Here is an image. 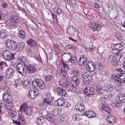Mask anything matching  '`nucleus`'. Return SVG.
<instances>
[{
	"mask_svg": "<svg viewBox=\"0 0 125 125\" xmlns=\"http://www.w3.org/2000/svg\"><path fill=\"white\" fill-rule=\"evenodd\" d=\"M62 88L60 87H57L55 89V91L57 93V94L58 95H61V91Z\"/></svg>",
	"mask_w": 125,
	"mask_h": 125,
	"instance_id": "864d4df0",
	"label": "nucleus"
},
{
	"mask_svg": "<svg viewBox=\"0 0 125 125\" xmlns=\"http://www.w3.org/2000/svg\"><path fill=\"white\" fill-rule=\"evenodd\" d=\"M5 44L9 49L11 50L16 49V42L14 40L7 39L5 41Z\"/></svg>",
	"mask_w": 125,
	"mask_h": 125,
	"instance_id": "39448f33",
	"label": "nucleus"
},
{
	"mask_svg": "<svg viewBox=\"0 0 125 125\" xmlns=\"http://www.w3.org/2000/svg\"><path fill=\"white\" fill-rule=\"evenodd\" d=\"M59 119L61 122L63 123L67 122L69 120L68 115L65 114H63L59 117Z\"/></svg>",
	"mask_w": 125,
	"mask_h": 125,
	"instance_id": "f3484780",
	"label": "nucleus"
},
{
	"mask_svg": "<svg viewBox=\"0 0 125 125\" xmlns=\"http://www.w3.org/2000/svg\"><path fill=\"white\" fill-rule=\"evenodd\" d=\"M35 82L36 84V86L39 87V89L44 90L45 88V84L41 80L37 79L35 80Z\"/></svg>",
	"mask_w": 125,
	"mask_h": 125,
	"instance_id": "f8f14e48",
	"label": "nucleus"
},
{
	"mask_svg": "<svg viewBox=\"0 0 125 125\" xmlns=\"http://www.w3.org/2000/svg\"><path fill=\"white\" fill-rule=\"evenodd\" d=\"M61 62L63 66V67L62 68H63V69L65 70V69H67V70L68 71L69 69L68 65L65 63L62 60L61 61Z\"/></svg>",
	"mask_w": 125,
	"mask_h": 125,
	"instance_id": "3c124183",
	"label": "nucleus"
},
{
	"mask_svg": "<svg viewBox=\"0 0 125 125\" xmlns=\"http://www.w3.org/2000/svg\"><path fill=\"white\" fill-rule=\"evenodd\" d=\"M15 85L16 87L20 86L22 84L20 80L19 79L16 80L15 81Z\"/></svg>",
	"mask_w": 125,
	"mask_h": 125,
	"instance_id": "09e8293b",
	"label": "nucleus"
},
{
	"mask_svg": "<svg viewBox=\"0 0 125 125\" xmlns=\"http://www.w3.org/2000/svg\"><path fill=\"white\" fill-rule=\"evenodd\" d=\"M86 68L88 71L92 72L95 70V65L92 62H89L87 63Z\"/></svg>",
	"mask_w": 125,
	"mask_h": 125,
	"instance_id": "dca6fc26",
	"label": "nucleus"
},
{
	"mask_svg": "<svg viewBox=\"0 0 125 125\" xmlns=\"http://www.w3.org/2000/svg\"><path fill=\"white\" fill-rule=\"evenodd\" d=\"M106 98L104 96L101 97L98 100L99 104H104L105 103Z\"/></svg>",
	"mask_w": 125,
	"mask_h": 125,
	"instance_id": "49530a36",
	"label": "nucleus"
},
{
	"mask_svg": "<svg viewBox=\"0 0 125 125\" xmlns=\"http://www.w3.org/2000/svg\"><path fill=\"white\" fill-rule=\"evenodd\" d=\"M14 70L12 68L8 69L6 70V77L9 79L12 77L14 74Z\"/></svg>",
	"mask_w": 125,
	"mask_h": 125,
	"instance_id": "2eb2a0df",
	"label": "nucleus"
},
{
	"mask_svg": "<svg viewBox=\"0 0 125 125\" xmlns=\"http://www.w3.org/2000/svg\"><path fill=\"white\" fill-rule=\"evenodd\" d=\"M9 101L7 100L3 99L2 100L0 101V104L1 105L3 104L5 107V106H6L8 102Z\"/></svg>",
	"mask_w": 125,
	"mask_h": 125,
	"instance_id": "603ef678",
	"label": "nucleus"
},
{
	"mask_svg": "<svg viewBox=\"0 0 125 125\" xmlns=\"http://www.w3.org/2000/svg\"><path fill=\"white\" fill-rule=\"evenodd\" d=\"M60 92L61 93L60 94H61V95H59L61 96L62 97H64L66 94L65 91L62 89L61 91Z\"/></svg>",
	"mask_w": 125,
	"mask_h": 125,
	"instance_id": "4d7b16f0",
	"label": "nucleus"
},
{
	"mask_svg": "<svg viewBox=\"0 0 125 125\" xmlns=\"http://www.w3.org/2000/svg\"><path fill=\"white\" fill-rule=\"evenodd\" d=\"M118 98L119 100L121 102H125V94H121L119 95Z\"/></svg>",
	"mask_w": 125,
	"mask_h": 125,
	"instance_id": "4c0bfd02",
	"label": "nucleus"
},
{
	"mask_svg": "<svg viewBox=\"0 0 125 125\" xmlns=\"http://www.w3.org/2000/svg\"><path fill=\"white\" fill-rule=\"evenodd\" d=\"M106 120L108 122L111 124H114L116 121V118L115 116L108 115L106 118Z\"/></svg>",
	"mask_w": 125,
	"mask_h": 125,
	"instance_id": "4be33fe9",
	"label": "nucleus"
},
{
	"mask_svg": "<svg viewBox=\"0 0 125 125\" xmlns=\"http://www.w3.org/2000/svg\"><path fill=\"white\" fill-rule=\"evenodd\" d=\"M17 47L16 49L18 50V52H20L23 49L24 46V43L23 42H20L18 44L16 43Z\"/></svg>",
	"mask_w": 125,
	"mask_h": 125,
	"instance_id": "cd10ccee",
	"label": "nucleus"
},
{
	"mask_svg": "<svg viewBox=\"0 0 125 125\" xmlns=\"http://www.w3.org/2000/svg\"><path fill=\"white\" fill-rule=\"evenodd\" d=\"M76 48V46L74 45H70V49L72 50H74V48Z\"/></svg>",
	"mask_w": 125,
	"mask_h": 125,
	"instance_id": "338daca9",
	"label": "nucleus"
},
{
	"mask_svg": "<svg viewBox=\"0 0 125 125\" xmlns=\"http://www.w3.org/2000/svg\"><path fill=\"white\" fill-rule=\"evenodd\" d=\"M18 121L14 120H13V121L17 125H24L26 123L24 116L21 114H19L18 117Z\"/></svg>",
	"mask_w": 125,
	"mask_h": 125,
	"instance_id": "1a4fd4ad",
	"label": "nucleus"
},
{
	"mask_svg": "<svg viewBox=\"0 0 125 125\" xmlns=\"http://www.w3.org/2000/svg\"><path fill=\"white\" fill-rule=\"evenodd\" d=\"M34 57L35 59L38 60L39 62H42L40 55H36L35 56H34Z\"/></svg>",
	"mask_w": 125,
	"mask_h": 125,
	"instance_id": "5fc2aeb1",
	"label": "nucleus"
},
{
	"mask_svg": "<svg viewBox=\"0 0 125 125\" xmlns=\"http://www.w3.org/2000/svg\"><path fill=\"white\" fill-rule=\"evenodd\" d=\"M87 59L85 55H82L80 57L79 62L83 66H84L87 63Z\"/></svg>",
	"mask_w": 125,
	"mask_h": 125,
	"instance_id": "412c9836",
	"label": "nucleus"
},
{
	"mask_svg": "<svg viewBox=\"0 0 125 125\" xmlns=\"http://www.w3.org/2000/svg\"><path fill=\"white\" fill-rule=\"evenodd\" d=\"M75 108L77 111L81 112L85 109V105L83 103H78L76 104Z\"/></svg>",
	"mask_w": 125,
	"mask_h": 125,
	"instance_id": "aec40b11",
	"label": "nucleus"
},
{
	"mask_svg": "<svg viewBox=\"0 0 125 125\" xmlns=\"http://www.w3.org/2000/svg\"><path fill=\"white\" fill-rule=\"evenodd\" d=\"M62 109L59 108L55 107L53 110V113L52 114H49L46 117L47 119L50 122H52L53 120L54 117L55 116H58L62 112Z\"/></svg>",
	"mask_w": 125,
	"mask_h": 125,
	"instance_id": "7ed1b4c3",
	"label": "nucleus"
},
{
	"mask_svg": "<svg viewBox=\"0 0 125 125\" xmlns=\"http://www.w3.org/2000/svg\"><path fill=\"white\" fill-rule=\"evenodd\" d=\"M10 101L8 102L5 107L9 110L14 109L13 104L10 102Z\"/></svg>",
	"mask_w": 125,
	"mask_h": 125,
	"instance_id": "c9c22d12",
	"label": "nucleus"
},
{
	"mask_svg": "<svg viewBox=\"0 0 125 125\" xmlns=\"http://www.w3.org/2000/svg\"><path fill=\"white\" fill-rule=\"evenodd\" d=\"M53 77L52 74H48L45 76V81L46 82L50 81L53 79Z\"/></svg>",
	"mask_w": 125,
	"mask_h": 125,
	"instance_id": "c03bdc74",
	"label": "nucleus"
},
{
	"mask_svg": "<svg viewBox=\"0 0 125 125\" xmlns=\"http://www.w3.org/2000/svg\"><path fill=\"white\" fill-rule=\"evenodd\" d=\"M38 92L37 91H34V90L31 89L29 91L28 96L30 97L31 99H34L35 97L38 96Z\"/></svg>",
	"mask_w": 125,
	"mask_h": 125,
	"instance_id": "4468645a",
	"label": "nucleus"
},
{
	"mask_svg": "<svg viewBox=\"0 0 125 125\" xmlns=\"http://www.w3.org/2000/svg\"><path fill=\"white\" fill-rule=\"evenodd\" d=\"M4 59L8 61L13 60L14 58V55H2Z\"/></svg>",
	"mask_w": 125,
	"mask_h": 125,
	"instance_id": "473e14b6",
	"label": "nucleus"
},
{
	"mask_svg": "<svg viewBox=\"0 0 125 125\" xmlns=\"http://www.w3.org/2000/svg\"><path fill=\"white\" fill-rule=\"evenodd\" d=\"M119 50L118 49H115L114 50H113V52L115 54V55H116L117 54V55H120V54H118V53H121V52H119Z\"/></svg>",
	"mask_w": 125,
	"mask_h": 125,
	"instance_id": "bf43d9fd",
	"label": "nucleus"
},
{
	"mask_svg": "<svg viewBox=\"0 0 125 125\" xmlns=\"http://www.w3.org/2000/svg\"><path fill=\"white\" fill-rule=\"evenodd\" d=\"M7 25L9 29H11L14 28L16 27H17L19 26L18 25H16L13 23H11V22H9Z\"/></svg>",
	"mask_w": 125,
	"mask_h": 125,
	"instance_id": "a19ab883",
	"label": "nucleus"
},
{
	"mask_svg": "<svg viewBox=\"0 0 125 125\" xmlns=\"http://www.w3.org/2000/svg\"><path fill=\"white\" fill-rule=\"evenodd\" d=\"M43 117L42 116H41L37 118L36 121L37 125H40L42 124H43Z\"/></svg>",
	"mask_w": 125,
	"mask_h": 125,
	"instance_id": "a18cd8bd",
	"label": "nucleus"
},
{
	"mask_svg": "<svg viewBox=\"0 0 125 125\" xmlns=\"http://www.w3.org/2000/svg\"><path fill=\"white\" fill-rule=\"evenodd\" d=\"M75 29L72 26H69L67 30V31L68 33H72L74 32Z\"/></svg>",
	"mask_w": 125,
	"mask_h": 125,
	"instance_id": "de8ad7c7",
	"label": "nucleus"
},
{
	"mask_svg": "<svg viewBox=\"0 0 125 125\" xmlns=\"http://www.w3.org/2000/svg\"><path fill=\"white\" fill-rule=\"evenodd\" d=\"M26 52L27 54H31L32 53V50L29 49L27 50Z\"/></svg>",
	"mask_w": 125,
	"mask_h": 125,
	"instance_id": "69168bd1",
	"label": "nucleus"
},
{
	"mask_svg": "<svg viewBox=\"0 0 125 125\" xmlns=\"http://www.w3.org/2000/svg\"><path fill=\"white\" fill-rule=\"evenodd\" d=\"M6 30L2 29L0 31V37L3 39L6 38L7 36Z\"/></svg>",
	"mask_w": 125,
	"mask_h": 125,
	"instance_id": "7c9ffc66",
	"label": "nucleus"
},
{
	"mask_svg": "<svg viewBox=\"0 0 125 125\" xmlns=\"http://www.w3.org/2000/svg\"><path fill=\"white\" fill-rule=\"evenodd\" d=\"M50 100L47 98H44L43 99V106L45 108H46L48 106L51 105V103Z\"/></svg>",
	"mask_w": 125,
	"mask_h": 125,
	"instance_id": "b1692460",
	"label": "nucleus"
},
{
	"mask_svg": "<svg viewBox=\"0 0 125 125\" xmlns=\"http://www.w3.org/2000/svg\"><path fill=\"white\" fill-rule=\"evenodd\" d=\"M27 71H28L29 73H34L36 70L35 67L33 65H30L28 66H27Z\"/></svg>",
	"mask_w": 125,
	"mask_h": 125,
	"instance_id": "bb28decb",
	"label": "nucleus"
},
{
	"mask_svg": "<svg viewBox=\"0 0 125 125\" xmlns=\"http://www.w3.org/2000/svg\"><path fill=\"white\" fill-rule=\"evenodd\" d=\"M18 18V16H16L14 15L11 14L10 16L9 19L12 23L18 25L19 22Z\"/></svg>",
	"mask_w": 125,
	"mask_h": 125,
	"instance_id": "6ab92c4d",
	"label": "nucleus"
},
{
	"mask_svg": "<svg viewBox=\"0 0 125 125\" xmlns=\"http://www.w3.org/2000/svg\"><path fill=\"white\" fill-rule=\"evenodd\" d=\"M70 80V77L68 76L66 78L65 82L62 83L61 86L63 87L66 88L68 91L72 92V88L70 86L71 83L69 82Z\"/></svg>",
	"mask_w": 125,
	"mask_h": 125,
	"instance_id": "6e6552de",
	"label": "nucleus"
},
{
	"mask_svg": "<svg viewBox=\"0 0 125 125\" xmlns=\"http://www.w3.org/2000/svg\"><path fill=\"white\" fill-rule=\"evenodd\" d=\"M11 96H9L7 93H4L3 95L2 99L5 100H7L8 101H12V99L10 100V98L11 97Z\"/></svg>",
	"mask_w": 125,
	"mask_h": 125,
	"instance_id": "e433bc0d",
	"label": "nucleus"
},
{
	"mask_svg": "<svg viewBox=\"0 0 125 125\" xmlns=\"http://www.w3.org/2000/svg\"><path fill=\"white\" fill-rule=\"evenodd\" d=\"M1 6L4 8H7L8 6V5L6 2H3L1 5Z\"/></svg>",
	"mask_w": 125,
	"mask_h": 125,
	"instance_id": "13d9d810",
	"label": "nucleus"
},
{
	"mask_svg": "<svg viewBox=\"0 0 125 125\" xmlns=\"http://www.w3.org/2000/svg\"><path fill=\"white\" fill-rule=\"evenodd\" d=\"M113 87L110 85V84L106 83L104 84V90L108 92H111L113 90Z\"/></svg>",
	"mask_w": 125,
	"mask_h": 125,
	"instance_id": "5701e85b",
	"label": "nucleus"
},
{
	"mask_svg": "<svg viewBox=\"0 0 125 125\" xmlns=\"http://www.w3.org/2000/svg\"><path fill=\"white\" fill-rule=\"evenodd\" d=\"M114 89L115 90L118 92L119 91V87L117 85H116V86L115 85V88H114Z\"/></svg>",
	"mask_w": 125,
	"mask_h": 125,
	"instance_id": "774afa93",
	"label": "nucleus"
},
{
	"mask_svg": "<svg viewBox=\"0 0 125 125\" xmlns=\"http://www.w3.org/2000/svg\"><path fill=\"white\" fill-rule=\"evenodd\" d=\"M122 55H110L108 57V60L109 61H111V64L114 67H115L118 66L119 63L116 60L117 59L116 56H118L120 58H121Z\"/></svg>",
	"mask_w": 125,
	"mask_h": 125,
	"instance_id": "423d86ee",
	"label": "nucleus"
},
{
	"mask_svg": "<svg viewBox=\"0 0 125 125\" xmlns=\"http://www.w3.org/2000/svg\"><path fill=\"white\" fill-rule=\"evenodd\" d=\"M18 35L21 38L24 39L25 37V32L23 30H21L19 31Z\"/></svg>",
	"mask_w": 125,
	"mask_h": 125,
	"instance_id": "f704fd0d",
	"label": "nucleus"
},
{
	"mask_svg": "<svg viewBox=\"0 0 125 125\" xmlns=\"http://www.w3.org/2000/svg\"><path fill=\"white\" fill-rule=\"evenodd\" d=\"M63 97H61L58 99L57 101H55L54 102V104L56 105H58L60 106H64L65 104V99L63 98Z\"/></svg>",
	"mask_w": 125,
	"mask_h": 125,
	"instance_id": "a211bd4d",
	"label": "nucleus"
},
{
	"mask_svg": "<svg viewBox=\"0 0 125 125\" xmlns=\"http://www.w3.org/2000/svg\"><path fill=\"white\" fill-rule=\"evenodd\" d=\"M9 54H10V55H14L13 53L11 54L8 50L3 51L2 53V55H10Z\"/></svg>",
	"mask_w": 125,
	"mask_h": 125,
	"instance_id": "6e6d98bb",
	"label": "nucleus"
},
{
	"mask_svg": "<svg viewBox=\"0 0 125 125\" xmlns=\"http://www.w3.org/2000/svg\"><path fill=\"white\" fill-rule=\"evenodd\" d=\"M28 44L32 46H36L37 43L36 41L32 39H30L27 42Z\"/></svg>",
	"mask_w": 125,
	"mask_h": 125,
	"instance_id": "58836bf2",
	"label": "nucleus"
},
{
	"mask_svg": "<svg viewBox=\"0 0 125 125\" xmlns=\"http://www.w3.org/2000/svg\"><path fill=\"white\" fill-rule=\"evenodd\" d=\"M69 73L71 74H73L74 75L73 76H78V72L73 68L70 69Z\"/></svg>",
	"mask_w": 125,
	"mask_h": 125,
	"instance_id": "72a5a7b5",
	"label": "nucleus"
},
{
	"mask_svg": "<svg viewBox=\"0 0 125 125\" xmlns=\"http://www.w3.org/2000/svg\"><path fill=\"white\" fill-rule=\"evenodd\" d=\"M83 80L85 84H89L91 82L92 79L91 77H89V75L87 73H85L83 74Z\"/></svg>",
	"mask_w": 125,
	"mask_h": 125,
	"instance_id": "ddd939ff",
	"label": "nucleus"
},
{
	"mask_svg": "<svg viewBox=\"0 0 125 125\" xmlns=\"http://www.w3.org/2000/svg\"><path fill=\"white\" fill-rule=\"evenodd\" d=\"M102 27V25H99L95 23H92L90 27V28L93 30L94 31L96 32L94 33L97 34Z\"/></svg>",
	"mask_w": 125,
	"mask_h": 125,
	"instance_id": "9b49d317",
	"label": "nucleus"
},
{
	"mask_svg": "<svg viewBox=\"0 0 125 125\" xmlns=\"http://www.w3.org/2000/svg\"><path fill=\"white\" fill-rule=\"evenodd\" d=\"M9 116L11 118H16L17 115L16 112L14 109L9 110Z\"/></svg>",
	"mask_w": 125,
	"mask_h": 125,
	"instance_id": "393cba45",
	"label": "nucleus"
},
{
	"mask_svg": "<svg viewBox=\"0 0 125 125\" xmlns=\"http://www.w3.org/2000/svg\"><path fill=\"white\" fill-rule=\"evenodd\" d=\"M68 71L67 70V69H65V70L63 68H61L60 71V75L62 76H63V77H64L66 75L67 72Z\"/></svg>",
	"mask_w": 125,
	"mask_h": 125,
	"instance_id": "79ce46f5",
	"label": "nucleus"
},
{
	"mask_svg": "<svg viewBox=\"0 0 125 125\" xmlns=\"http://www.w3.org/2000/svg\"><path fill=\"white\" fill-rule=\"evenodd\" d=\"M71 105L70 104L68 103V102H66L65 103V104L64 105V106L65 107H68L69 106H70Z\"/></svg>",
	"mask_w": 125,
	"mask_h": 125,
	"instance_id": "0e129e2a",
	"label": "nucleus"
},
{
	"mask_svg": "<svg viewBox=\"0 0 125 125\" xmlns=\"http://www.w3.org/2000/svg\"><path fill=\"white\" fill-rule=\"evenodd\" d=\"M70 60L71 63H76L77 61V58L74 56H72L71 58H70Z\"/></svg>",
	"mask_w": 125,
	"mask_h": 125,
	"instance_id": "8fccbe9b",
	"label": "nucleus"
},
{
	"mask_svg": "<svg viewBox=\"0 0 125 125\" xmlns=\"http://www.w3.org/2000/svg\"><path fill=\"white\" fill-rule=\"evenodd\" d=\"M96 115L94 113V111H88L84 113V115L89 118L95 117L96 116Z\"/></svg>",
	"mask_w": 125,
	"mask_h": 125,
	"instance_id": "c85d7f7f",
	"label": "nucleus"
},
{
	"mask_svg": "<svg viewBox=\"0 0 125 125\" xmlns=\"http://www.w3.org/2000/svg\"><path fill=\"white\" fill-rule=\"evenodd\" d=\"M23 86L26 88H29L31 85V81L28 80H24L23 82Z\"/></svg>",
	"mask_w": 125,
	"mask_h": 125,
	"instance_id": "a878e982",
	"label": "nucleus"
},
{
	"mask_svg": "<svg viewBox=\"0 0 125 125\" xmlns=\"http://www.w3.org/2000/svg\"><path fill=\"white\" fill-rule=\"evenodd\" d=\"M71 81L72 82L70 86H71V88H72V92L73 89L75 88L79 84L80 81L77 76H73Z\"/></svg>",
	"mask_w": 125,
	"mask_h": 125,
	"instance_id": "0eeeda50",
	"label": "nucleus"
},
{
	"mask_svg": "<svg viewBox=\"0 0 125 125\" xmlns=\"http://www.w3.org/2000/svg\"><path fill=\"white\" fill-rule=\"evenodd\" d=\"M111 78L117 82L121 83H125V73H122L120 71L113 74Z\"/></svg>",
	"mask_w": 125,
	"mask_h": 125,
	"instance_id": "f257e3e1",
	"label": "nucleus"
},
{
	"mask_svg": "<svg viewBox=\"0 0 125 125\" xmlns=\"http://www.w3.org/2000/svg\"><path fill=\"white\" fill-rule=\"evenodd\" d=\"M96 88L98 92V93H101V92H100V89L101 88V86L99 85H97L96 86Z\"/></svg>",
	"mask_w": 125,
	"mask_h": 125,
	"instance_id": "680f3d73",
	"label": "nucleus"
},
{
	"mask_svg": "<svg viewBox=\"0 0 125 125\" xmlns=\"http://www.w3.org/2000/svg\"><path fill=\"white\" fill-rule=\"evenodd\" d=\"M84 93L87 95L90 96L91 95L94 94L95 91V90L93 87H87L83 90Z\"/></svg>",
	"mask_w": 125,
	"mask_h": 125,
	"instance_id": "9d476101",
	"label": "nucleus"
},
{
	"mask_svg": "<svg viewBox=\"0 0 125 125\" xmlns=\"http://www.w3.org/2000/svg\"><path fill=\"white\" fill-rule=\"evenodd\" d=\"M101 109H103L105 111L107 112L108 113H110L111 111V109L106 104H103L101 105Z\"/></svg>",
	"mask_w": 125,
	"mask_h": 125,
	"instance_id": "2f4dec72",
	"label": "nucleus"
},
{
	"mask_svg": "<svg viewBox=\"0 0 125 125\" xmlns=\"http://www.w3.org/2000/svg\"><path fill=\"white\" fill-rule=\"evenodd\" d=\"M124 45L122 43L115 44V48L119 50V52H122V50L124 49Z\"/></svg>",
	"mask_w": 125,
	"mask_h": 125,
	"instance_id": "c756f323",
	"label": "nucleus"
},
{
	"mask_svg": "<svg viewBox=\"0 0 125 125\" xmlns=\"http://www.w3.org/2000/svg\"><path fill=\"white\" fill-rule=\"evenodd\" d=\"M112 105L113 107L116 108L119 107L121 106V103L118 102L117 100L114 101L112 103Z\"/></svg>",
	"mask_w": 125,
	"mask_h": 125,
	"instance_id": "ea45409f",
	"label": "nucleus"
},
{
	"mask_svg": "<svg viewBox=\"0 0 125 125\" xmlns=\"http://www.w3.org/2000/svg\"><path fill=\"white\" fill-rule=\"evenodd\" d=\"M46 96L47 98L48 99H50L52 97L51 94L49 92H48L46 94Z\"/></svg>",
	"mask_w": 125,
	"mask_h": 125,
	"instance_id": "052dcab7",
	"label": "nucleus"
},
{
	"mask_svg": "<svg viewBox=\"0 0 125 125\" xmlns=\"http://www.w3.org/2000/svg\"><path fill=\"white\" fill-rule=\"evenodd\" d=\"M18 60L19 61H20L21 62V64H22H22L25 65V63L27 62L25 58L23 57V56H22L20 57H19Z\"/></svg>",
	"mask_w": 125,
	"mask_h": 125,
	"instance_id": "37998d69",
	"label": "nucleus"
},
{
	"mask_svg": "<svg viewBox=\"0 0 125 125\" xmlns=\"http://www.w3.org/2000/svg\"><path fill=\"white\" fill-rule=\"evenodd\" d=\"M20 110L21 112H24L29 116L31 115L33 112L32 107L28 106L27 104L25 103L21 104L20 107Z\"/></svg>",
	"mask_w": 125,
	"mask_h": 125,
	"instance_id": "f03ea898",
	"label": "nucleus"
},
{
	"mask_svg": "<svg viewBox=\"0 0 125 125\" xmlns=\"http://www.w3.org/2000/svg\"><path fill=\"white\" fill-rule=\"evenodd\" d=\"M78 115L77 114H76L73 116V121H76L77 119Z\"/></svg>",
	"mask_w": 125,
	"mask_h": 125,
	"instance_id": "e2e57ef3",
	"label": "nucleus"
},
{
	"mask_svg": "<svg viewBox=\"0 0 125 125\" xmlns=\"http://www.w3.org/2000/svg\"><path fill=\"white\" fill-rule=\"evenodd\" d=\"M16 67L17 71L19 73L23 75H26V72H27L26 65L21 64L20 63H19L17 64Z\"/></svg>",
	"mask_w": 125,
	"mask_h": 125,
	"instance_id": "20e7f679",
	"label": "nucleus"
}]
</instances>
